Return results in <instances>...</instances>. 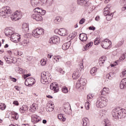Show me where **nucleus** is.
<instances>
[{
	"mask_svg": "<svg viewBox=\"0 0 126 126\" xmlns=\"http://www.w3.org/2000/svg\"><path fill=\"white\" fill-rule=\"evenodd\" d=\"M126 110L120 107H117L113 110L112 115L114 119H119L120 118L122 119V118H126Z\"/></svg>",
	"mask_w": 126,
	"mask_h": 126,
	"instance_id": "nucleus-1",
	"label": "nucleus"
},
{
	"mask_svg": "<svg viewBox=\"0 0 126 126\" xmlns=\"http://www.w3.org/2000/svg\"><path fill=\"white\" fill-rule=\"evenodd\" d=\"M40 81L43 84H48L52 81V75L49 72H42L41 73Z\"/></svg>",
	"mask_w": 126,
	"mask_h": 126,
	"instance_id": "nucleus-2",
	"label": "nucleus"
},
{
	"mask_svg": "<svg viewBox=\"0 0 126 126\" xmlns=\"http://www.w3.org/2000/svg\"><path fill=\"white\" fill-rule=\"evenodd\" d=\"M108 104V99L107 98L103 96H100L97 98L95 106L97 108L101 109L107 106Z\"/></svg>",
	"mask_w": 126,
	"mask_h": 126,
	"instance_id": "nucleus-3",
	"label": "nucleus"
},
{
	"mask_svg": "<svg viewBox=\"0 0 126 126\" xmlns=\"http://www.w3.org/2000/svg\"><path fill=\"white\" fill-rule=\"evenodd\" d=\"M12 13V11L9 6L3 7L0 11V15L3 18H7L10 16V14Z\"/></svg>",
	"mask_w": 126,
	"mask_h": 126,
	"instance_id": "nucleus-4",
	"label": "nucleus"
},
{
	"mask_svg": "<svg viewBox=\"0 0 126 126\" xmlns=\"http://www.w3.org/2000/svg\"><path fill=\"white\" fill-rule=\"evenodd\" d=\"M44 32L42 28H36L32 31V35L34 38H39L41 35L44 34Z\"/></svg>",
	"mask_w": 126,
	"mask_h": 126,
	"instance_id": "nucleus-5",
	"label": "nucleus"
},
{
	"mask_svg": "<svg viewBox=\"0 0 126 126\" xmlns=\"http://www.w3.org/2000/svg\"><path fill=\"white\" fill-rule=\"evenodd\" d=\"M22 17V12L19 10H17L11 15V19L12 21H17Z\"/></svg>",
	"mask_w": 126,
	"mask_h": 126,
	"instance_id": "nucleus-6",
	"label": "nucleus"
},
{
	"mask_svg": "<svg viewBox=\"0 0 126 126\" xmlns=\"http://www.w3.org/2000/svg\"><path fill=\"white\" fill-rule=\"evenodd\" d=\"M101 46L103 49H111L112 48V42L108 39H105L101 41Z\"/></svg>",
	"mask_w": 126,
	"mask_h": 126,
	"instance_id": "nucleus-7",
	"label": "nucleus"
},
{
	"mask_svg": "<svg viewBox=\"0 0 126 126\" xmlns=\"http://www.w3.org/2000/svg\"><path fill=\"white\" fill-rule=\"evenodd\" d=\"M70 109L71 108L70 107V104H69V103L64 102L63 103V109L65 114H66V115H70L71 113Z\"/></svg>",
	"mask_w": 126,
	"mask_h": 126,
	"instance_id": "nucleus-8",
	"label": "nucleus"
},
{
	"mask_svg": "<svg viewBox=\"0 0 126 126\" xmlns=\"http://www.w3.org/2000/svg\"><path fill=\"white\" fill-rule=\"evenodd\" d=\"M11 38L12 42H14V43H18L19 41H20V39H21V37L20 36V35L18 33H13L11 35Z\"/></svg>",
	"mask_w": 126,
	"mask_h": 126,
	"instance_id": "nucleus-9",
	"label": "nucleus"
},
{
	"mask_svg": "<svg viewBox=\"0 0 126 126\" xmlns=\"http://www.w3.org/2000/svg\"><path fill=\"white\" fill-rule=\"evenodd\" d=\"M60 37L57 35L51 37L49 39V43H50L51 45L53 44H58V43H60Z\"/></svg>",
	"mask_w": 126,
	"mask_h": 126,
	"instance_id": "nucleus-10",
	"label": "nucleus"
},
{
	"mask_svg": "<svg viewBox=\"0 0 126 126\" xmlns=\"http://www.w3.org/2000/svg\"><path fill=\"white\" fill-rule=\"evenodd\" d=\"M86 83H87V81L86 79L81 78L80 80H78L76 84V87L79 88L81 86H85V85H86Z\"/></svg>",
	"mask_w": 126,
	"mask_h": 126,
	"instance_id": "nucleus-11",
	"label": "nucleus"
},
{
	"mask_svg": "<svg viewBox=\"0 0 126 126\" xmlns=\"http://www.w3.org/2000/svg\"><path fill=\"white\" fill-rule=\"evenodd\" d=\"M34 84L35 79L32 77L27 78L25 82V84L27 86H32V85H34Z\"/></svg>",
	"mask_w": 126,
	"mask_h": 126,
	"instance_id": "nucleus-12",
	"label": "nucleus"
},
{
	"mask_svg": "<svg viewBox=\"0 0 126 126\" xmlns=\"http://www.w3.org/2000/svg\"><path fill=\"white\" fill-rule=\"evenodd\" d=\"M50 89L53 90L55 93L59 92V85L57 83H53L50 85Z\"/></svg>",
	"mask_w": 126,
	"mask_h": 126,
	"instance_id": "nucleus-13",
	"label": "nucleus"
},
{
	"mask_svg": "<svg viewBox=\"0 0 126 126\" xmlns=\"http://www.w3.org/2000/svg\"><path fill=\"white\" fill-rule=\"evenodd\" d=\"M32 19L36 20V21H43V17L40 14H33L32 16Z\"/></svg>",
	"mask_w": 126,
	"mask_h": 126,
	"instance_id": "nucleus-14",
	"label": "nucleus"
},
{
	"mask_svg": "<svg viewBox=\"0 0 126 126\" xmlns=\"http://www.w3.org/2000/svg\"><path fill=\"white\" fill-rule=\"evenodd\" d=\"M38 110V104L33 103L30 107V111L31 113H35Z\"/></svg>",
	"mask_w": 126,
	"mask_h": 126,
	"instance_id": "nucleus-15",
	"label": "nucleus"
},
{
	"mask_svg": "<svg viewBox=\"0 0 126 126\" xmlns=\"http://www.w3.org/2000/svg\"><path fill=\"white\" fill-rule=\"evenodd\" d=\"M12 28H7L4 30V33L6 36H11V35L13 33V31L12 30Z\"/></svg>",
	"mask_w": 126,
	"mask_h": 126,
	"instance_id": "nucleus-16",
	"label": "nucleus"
},
{
	"mask_svg": "<svg viewBox=\"0 0 126 126\" xmlns=\"http://www.w3.org/2000/svg\"><path fill=\"white\" fill-rule=\"evenodd\" d=\"M32 122L33 124H37L40 122V117H38L37 115H32Z\"/></svg>",
	"mask_w": 126,
	"mask_h": 126,
	"instance_id": "nucleus-17",
	"label": "nucleus"
},
{
	"mask_svg": "<svg viewBox=\"0 0 126 126\" xmlns=\"http://www.w3.org/2000/svg\"><path fill=\"white\" fill-rule=\"evenodd\" d=\"M79 38L82 42H85L88 39L87 34L84 33H80Z\"/></svg>",
	"mask_w": 126,
	"mask_h": 126,
	"instance_id": "nucleus-18",
	"label": "nucleus"
},
{
	"mask_svg": "<svg viewBox=\"0 0 126 126\" xmlns=\"http://www.w3.org/2000/svg\"><path fill=\"white\" fill-rule=\"evenodd\" d=\"M22 31L25 33H27L29 31V25L27 23H24L22 25Z\"/></svg>",
	"mask_w": 126,
	"mask_h": 126,
	"instance_id": "nucleus-19",
	"label": "nucleus"
},
{
	"mask_svg": "<svg viewBox=\"0 0 126 126\" xmlns=\"http://www.w3.org/2000/svg\"><path fill=\"white\" fill-rule=\"evenodd\" d=\"M58 33L61 36H66V35H67V31L63 28L60 29Z\"/></svg>",
	"mask_w": 126,
	"mask_h": 126,
	"instance_id": "nucleus-20",
	"label": "nucleus"
},
{
	"mask_svg": "<svg viewBox=\"0 0 126 126\" xmlns=\"http://www.w3.org/2000/svg\"><path fill=\"white\" fill-rule=\"evenodd\" d=\"M31 4L32 7H36L40 4V0H31Z\"/></svg>",
	"mask_w": 126,
	"mask_h": 126,
	"instance_id": "nucleus-21",
	"label": "nucleus"
},
{
	"mask_svg": "<svg viewBox=\"0 0 126 126\" xmlns=\"http://www.w3.org/2000/svg\"><path fill=\"white\" fill-rule=\"evenodd\" d=\"M70 44H71L70 41H69L68 42L64 43L62 45L63 50L64 51H66V50H68V49H69V47H70Z\"/></svg>",
	"mask_w": 126,
	"mask_h": 126,
	"instance_id": "nucleus-22",
	"label": "nucleus"
},
{
	"mask_svg": "<svg viewBox=\"0 0 126 126\" xmlns=\"http://www.w3.org/2000/svg\"><path fill=\"white\" fill-rule=\"evenodd\" d=\"M120 87L121 89H126V78L122 80Z\"/></svg>",
	"mask_w": 126,
	"mask_h": 126,
	"instance_id": "nucleus-23",
	"label": "nucleus"
},
{
	"mask_svg": "<svg viewBox=\"0 0 126 126\" xmlns=\"http://www.w3.org/2000/svg\"><path fill=\"white\" fill-rule=\"evenodd\" d=\"M107 61V57L105 56L101 57L99 60V63L100 65H103L105 62Z\"/></svg>",
	"mask_w": 126,
	"mask_h": 126,
	"instance_id": "nucleus-24",
	"label": "nucleus"
},
{
	"mask_svg": "<svg viewBox=\"0 0 126 126\" xmlns=\"http://www.w3.org/2000/svg\"><path fill=\"white\" fill-rule=\"evenodd\" d=\"M93 45V42L92 41L90 42L89 43L87 44L83 48V51H87L89 48L92 47Z\"/></svg>",
	"mask_w": 126,
	"mask_h": 126,
	"instance_id": "nucleus-25",
	"label": "nucleus"
},
{
	"mask_svg": "<svg viewBox=\"0 0 126 126\" xmlns=\"http://www.w3.org/2000/svg\"><path fill=\"white\" fill-rule=\"evenodd\" d=\"M28 110V106L26 105H24L22 107L20 108V112L21 114H23V113L26 112V111Z\"/></svg>",
	"mask_w": 126,
	"mask_h": 126,
	"instance_id": "nucleus-26",
	"label": "nucleus"
},
{
	"mask_svg": "<svg viewBox=\"0 0 126 126\" xmlns=\"http://www.w3.org/2000/svg\"><path fill=\"white\" fill-rule=\"evenodd\" d=\"M82 124L83 125V126H87L88 125H89V120L88 118H83L82 119Z\"/></svg>",
	"mask_w": 126,
	"mask_h": 126,
	"instance_id": "nucleus-27",
	"label": "nucleus"
},
{
	"mask_svg": "<svg viewBox=\"0 0 126 126\" xmlns=\"http://www.w3.org/2000/svg\"><path fill=\"white\" fill-rule=\"evenodd\" d=\"M84 67V66H83V63H81L80 66H79L78 68H77L76 72H77L78 73L80 74L82 70H83Z\"/></svg>",
	"mask_w": 126,
	"mask_h": 126,
	"instance_id": "nucleus-28",
	"label": "nucleus"
},
{
	"mask_svg": "<svg viewBox=\"0 0 126 126\" xmlns=\"http://www.w3.org/2000/svg\"><path fill=\"white\" fill-rule=\"evenodd\" d=\"M114 76H115V73H114V72H111L106 75V78L107 79H109V80H112V79H113V78H114Z\"/></svg>",
	"mask_w": 126,
	"mask_h": 126,
	"instance_id": "nucleus-29",
	"label": "nucleus"
},
{
	"mask_svg": "<svg viewBox=\"0 0 126 126\" xmlns=\"http://www.w3.org/2000/svg\"><path fill=\"white\" fill-rule=\"evenodd\" d=\"M106 18L107 19V21H110V20H112L113 18V16H114V13H111L109 14H107L105 15Z\"/></svg>",
	"mask_w": 126,
	"mask_h": 126,
	"instance_id": "nucleus-30",
	"label": "nucleus"
},
{
	"mask_svg": "<svg viewBox=\"0 0 126 126\" xmlns=\"http://www.w3.org/2000/svg\"><path fill=\"white\" fill-rule=\"evenodd\" d=\"M90 73L93 76L96 75V73H97V68L95 67H93L90 70Z\"/></svg>",
	"mask_w": 126,
	"mask_h": 126,
	"instance_id": "nucleus-31",
	"label": "nucleus"
},
{
	"mask_svg": "<svg viewBox=\"0 0 126 126\" xmlns=\"http://www.w3.org/2000/svg\"><path fill=\"white\" fill-rule=\"evenodd\" d=\"M110 92L109 88L104 87L101 92V95H105L106 94L109 93Z\"/></svg>",
	"mask_w": 126,
	"mask_h": 126,
	"instance_id": "nucleus-32",
	"label": "nucleus"
},
{
	"mask_svg": "<svg viewBox=\"0 0 126 126\" xmlns=\"http://www.w3.org/2000/svg\"><path fill=\"white\" fill-rule=\"evenodd\" d=\"M81 4L85 5V6H88L89 5V2L88 0H79Z\"/></svg>",
	"mask_w": 126,
	"mask_h": 126,
	"instance_id": "nucleus-33",
	"label": "nucleus"
},
{
	"mask_svg": "<svg viewBox=\"0 0 126 126\" xmlns=\"http://www.w3.org/2000/svg\"><path fill=\"white\" fill-rule=\"evenodd\" d=\"M80 76V74L77 72H74L72 74V77L73 79H77Z\"/></svg>",
	"mask_w": 126,
	"mask_h": 126,
	"instance_id": "nucleus-34",
	"label": "nucleus"
},
{
	"mask_svg": "<svg viewBox=\"0 0 126 126\" xmlns=\"http://www.w3.org/2000/svg\"><path fill=\"white\" fill-rule=\"evenodd\" d=\"M11 117L14 120H18V118H19L18 114L15 112H13L12 113Z\"/></svg>",
	"mask_w": 126,
	"mask_h": 126,
	"instance_id": "nucleus-35",
	"label": "nucleus"
},
{
	"mask_svg": "<svg viewBox=\"0 0 126 126\" xmlns=\"http://www.w3.org/2000/svg\"><path fill=\"white\" fill-rule=\"evenodd\" d=\"M58 118L59 120H62V122H65V120H66V118L63 117V114H59Z\"/></svg>",
	"mask_w": 126,
	"mask_h": 126,
	"instance_id": "nucleus-36",
	"label": "nucleus"
},
{
	"mask_svg": "<svg viewBox=\"0 0 126 126\" xmlns=\"http://www.w3.org/2000/svg\"><path fill=\"white\" fill-rule=\"evenodd\" d=\"M77 34V33H76V32H73L68 36V39H70V40H72V39L75 38V36H76Z\"/></svg>",
	"mask_w": 126,
	"mask_h": 126,
	"instance_id": "nucleus-37",
	"label": "nucleus"
},
{
	"mask_svg": "<svg viewBox=\"0 0 126 126\" xmlns=\"http://www.w3.org/2000/svg\"><path fill=\"white\" fill-rule=\"evenodd\" d=\"M53 59H54L57 63L60 62V61H62V56H55L53 57Z\"/></svg>",
	"mask_w": 126,
	"mask_h": 126,
	"instance_id": "nucleus-38",
	"label": "nucleus"
},
{
	"mask_svg": "<svg viewBox=\"0 0 126 126\" xmlns=\"http://www.w3.org/2000/svg\"><path fill=\"white\" fill-rule=\"evenodd\" d=\"M61 21L62 19H61V17L59 16L56 17L55 19L54 20V23H55V24H59V23L61 22Z\"/></svg>",
	"mask_w": 126,
	"mask_h": 126,
	"instance_id": "nucleus-39",
	"label": "nucleus"
},
{
	"mask_svg": "<svg viewBox=\"0 0 126 126\" xmlns=\"http://www.w3.org/2000/svg\"><path fill=\"white\" fill-rule=\"evenodd\" d=\"M91 103V102L88 101V100H87V102H86L85 105L86 110H89V109L90 108V106Z\"/></svg>",
	"mask_w": 126,
	"mask_h": 126,
	"instance_id": "nucleus-40",
	"label": "nucleus"
},
{
	"mask_svg": "<svg viewBox=\"0 0 126 126\" xmlns=\"http://www.w3.org/2000/svg\"><path fill=\"white\" fill-rule=\"evenodd\" d=\"M110 13H111L109 12V7L107 6L104 9V15L106 16V14H110Z\"/></svg>",
	"mask_w": 126,
	"mask_h": 126,
	"instance_id": "nucleus-41",
	"label": "nucleus"
},
{
	"mask_svg": "<svg viewBox=\"0 0 126 126\" xmlns=\"http://www.w3.org/2000/svg\"><path fill=\"white\" fill-rule=\"evenodd\" d=\"M41 10H42V9H41L39 7H37L34 9V12H35V13H40V14Z\"/></svg>",
	"mask_w": 126,
	"mask_h": 126,
	"instance_id": "nucleus-42",
	"label": "nucleus"
},
{
	"mask_svg": "<svg viewBox=\"0 0 126 126\" xmlns=\"http://www.w3.org/2000/svg\"><path fill=\"white\" fill-rule=\"evenodd\" d=\"M47 110H48L49 112H53L54 111V104H51L50 106H49Z\"/></svg>",
	"mask_w": 126,
	"mask_h": 126,
	"instance_id": "nucleus-43",
	"label": "nucleus"
},
{
	"mask_svg": "<svg viewBox=\"0 0 126 126\" xmlns=\"http://www.w3.org/2000/svg\"><path fill=\"white\" fill-rule=\"evenodd\" d=\"M5 108H6L5 104L2 103H0V109L2 110V111H3V110H5Z\"/></svg>",
	"mask_w": 126,
	"mask_h": 126,
	"instance_id": "nucleus-44",
	"label": "nucleus"
},
{
	"mask_svg": "<svg viewBox=\"0 0 126 126\" xmlns=\"http://www.w3.org/2000/svg\"><path fill=\"white\" fill-rule=\"evenodd\" d=\"M62 92L63 93H67L68 92V90L67 89V88L66 87H63L62 89Z\"/></svg>",
	"mask_w": 126,
	"mask_h": 126,
	"instance_id": "nucleus-45",
	"label": "nucleus"
},
{
	"mask_svg": "<svg viewBox=\"0 0 126 126\" xmlns=\"http://www.w3.org/2000/svg\"><path fill=\"white\" fill-rule=\"evenodd\" d=\"M126 59V55L125 54H123L119 59L118 61V63L119 62H122V61H124Z\"/></svg>",
	"mask_w": 126,
	"mask_h": 126,
	"instance_id": "nucleus-46",
	"label": "nucleus"
},
{
	"mask_svg": "<svg viewBox=\"0 0 126 126\" xmlns=\"http://www.w3.org/2000/svg\"><path fill=\"white\" fill-rule=\"evenodd\" d=\"M28 43H29V40H28V39H24L22 42V44L23 46H26Z\"/></svg>",
	"mask_w": 126,
	"mask_h": 126,
	"instance_id": "nucleus-47",
	"label": "nucleus"
},
{
	"mask_svg": "<svg viewBox=\"0 0 126 126\" xmlns=\"http://www.w3.org/2000/svg\"><path fill=\"white\" fill-rule=\"evenodd\" d=\"M104 126H111V123L108 120H104Z\"/></svg>",
	"mask_w": 126,
	"mask_h": 126,
	"instance_id": "nucleus-48",
	"label": "nucleus"
},
{
	"mask_svg": "<svg viewBox=\"0 0 126 126\" xmlns=\"http://www.w3.org/2000/svg\"><path fill=\"white\" fill-rule=\"evenodd\" d=\"M19 70L21 71L20 73L24 74L25 73H27V70L23 69L22 68H20Z\"/></svg>",
	"mask_w": 126,
	"mask_h": 126,
	"instance_id": "nucleus-49",
	"label": "nucleus"
},
{
	"mask_svg": "<svg viewBox=\"0 0 126 126\" xmlns=\"http://www.w3.org/2000/svg\"><path fill=\"white\" fill-rule=\"evenodd\" d=\"M40 63L41 65H45L47 63L46 62V60H45V59H42L40 61Z\"/></svg>",
	"mask_w": 126,
	"mask_h": 126,
	"instance_id": "nucleus-50",
	"label": "nucleus"
},
{
	"mask_svg": "<svg viewBox=\"0 0 126 126\" xmlns=\"http://www.w3.org/2000/svg\"><path fill=\"white\" fill-rule=\"evenodd\" d=\"M121 76H126V69L123 70L122 72L121 73Z\"/></svg>",
	"mask_w": 126,
	"mask_h": 126,
	"instance_id": "nucleus-51",
	"label": "nucleus"
},
{
	"mask_svg": "<svg viewBox=\"0 0 126 126\" xmlns=\"http://www.w3.org/2000/svg\"><path fill=\"white\" fill-rule=\"evenodd\" d=\"M98 44H100V41L99 38H96L94 41V45H98Z\"/></svg>",
	"mask_w": 126,
	"mask_h": 126,
	"instance_id": "nucleus-52",
	"label": "nucleus"
},
{
	"mask_svg": "<svg viewBox=\"0 0 126 126\" xmlns=\"http://www.w3.org/2000/svg\"><path fill=\"white\" fill-rule=\"evenodd\" d=\"M92 98H93V96L92 95V94H89L87 95V99H88V101L89 100H91V99H92Z\"/></svg>",
	"mask_w": 126,
	"mask_h": 126,
	"instance_id": "nucleus-53",
	"label": "nucleus"
},
{
	"mask_svg": "<svg viewBox=\"0 0 126 126\" xmlns=\"http://www.w3.org/2000/svg\"><path fill=\"white\" fill-rule=\"evenodd\" d=\"M58 72H60V73H62V74H64V72L63 70V69L62 68H59L58 69Z\"/></svg>",
	"mask_w": 126,
	"mask_h": 126,
	"instance_id": "nucleus-54",
	"label": "nucleus"
},
{
	"mask_svg": "<svg viewBox=\"0 0 126 126\" xmlns=\"http://www.w3.org/2000/svg\"><path fill=\"white\" fill-rule=\"evenodd\" d=\"M85 22V19L82 18L81 20L79 21V24H83Z\"/></svg>",
	"mask_w": 126,
	"mask_h": 126,
	"instance_id": "nucleus-55",
	"label": "nucleus"
},
{
	"mask_svg": "<svg viewBox=\"0 0 126 126\" xmlns=\"http://www.w3.org/2000/svg\"><path fill=\"white\" fill-rule=\"evenodd\" d=\"M124 43H125V40H124V39H123L122 41H120L118 43L119 47H120V46H122V45H123V44H124Z\"/></svg>",
	"mask_w": 126,
	"mask_h": 126,
	"instance_id": "nucleus-56",
	"label": "nucleus"
},
{
	"mask_svg": "<svg viewBox=\"0 0 126 126\" xmlns=\"http://www.w3.org/2000/svg\"><path fill=\"white\" fill-rule=\"evenodd\" d=\"M22 55H23V53L22 52H21V51H17V56H22Z\"/></svg>",
	"mask_w": 126,
	"mask_h": 126,
	"instance_id": "nucleus-57",
	"label": "nucleus"
},
{
	"mask_svg": "<svg viewBox=\"0 0 126 126\" xmlns=\"http://www.w3.org/2000/svg\"><path fill=\"white\" fill-rule=\"evenodd\" d=\"M40 14L41 15H45V14H46V10L41 9Z\"/></svg>",
	"mask_w": 126,
	"mask_h": 126,
	"instance_id": "nucleus-58",
	"label": "nucleus"
},
{
	"mask_svg": "<svg viewBox=\"0 0 126 126\" xmlns=\"http://www.w3.org/2000/svg\"><path fill=\"white\" fill-rule=\"evenodd\" d=\"M13 104V105H15V106H18L19 105V103L16 100L14 101Z\"/></svg>",
	"mask_w": 126,
	"mask_h": 126,
	"instance_id": "nucleus-59",
	"label": "nucleus"
},
{
	"mask_svg": "<svg viewBox=\"0 0 126 126\" xmlns=\"http://www.w3.org/2000/svg\"><path fill=\"white\" fill-rule=\"evenodd\" d=\"M118 63H119V61H116L115 64H111V67H113L114 66L117 65V64H118Z\"/></svg>",
	"mask_w": 126,
	"mask_h": 126,
	"instance_id": "nucleus-60",
	"label": "nucleus"
},
{
	"mask_svg": "<svg viewBox=\"0 0 126 126\" xmlns=\"http://www.w3.org/2000/svg\"><path fill=\"white\" fill-rule=\"evenodd\" d=\"M89 30H93V31H94V30H95V29H96V28H95V27H90L89 28Z\"/></svg>",
	"mask_w": 126,
	"mask_h": 126,
	"instance_id": "nucleus-61",
	"label": "nucleus"
},
{
	"mask_svg": "<svg viewBox=\"0 0 126 126\" xmlns=\"http://www.w3.org/2000/svg\"><path fill=\"white\" fill-rule=\"evenodd\" d=\"M126 9V4H125L124 6L121 8L122 11H125Z\"/></svg>",
	"mask_w": 126,
	"mask_h": 126,
	"instance_id": "nucleus-62",
	"label": "nucleus"
},
{
	"mask_svg": "<svg viewBox=\"0 0 126 126\" xmlns=\"http://www.w3.org/2000/svg\"><path fill=\"white\" fill-rule=\"evenodd\" d=\"M31 75V74H25V75H24V78L25 79V78H27V77L30 76Z\"/></svg>",
	"mask_w": 126,
	"mask_h": 126,
	"instance_id": "nucleus-63",
	"label": "nucleus"
},
{
	"mask_svg": "<svg viewBox=\"0 0 126 126\" xmlns=\"http://www.w3.org/2000/svg\"><path fill=\"white\" fill-rule=\"evenodd\" d=\"M120 3L121 4H122V5H123V4H124V3H125V2H126V0H120Z\"/></svg>",
	"mask_w": 126,
	"mask_h": 126,
	"instance_id": "nucleus-64",
	"label": "nucleus"
}]
</instances>
